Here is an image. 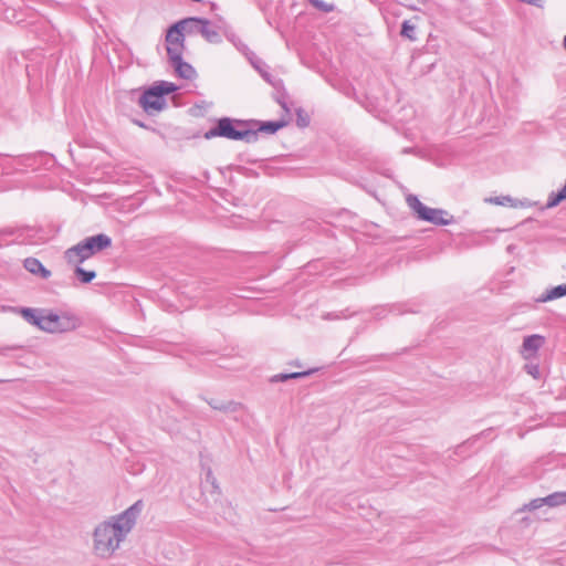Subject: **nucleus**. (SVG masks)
<instances>
[{"mask_svg": "<svg viewBox=\"0 0 566 566\" xmlns=\"http://www.w3.org/2000/svg\"><path fill=\"white\" fill-rule=\"evenodd\" d=\"M43 308L42 310H35V308H22L21 314L22 316L32 325L36 326L39 329H41L42 326V318H43Z\"/></svg>", "mask_w": 566, "mask_h": 566, "instance_id": "nucleus-13", "label": "nucleus"}, {"mask_svg": "<svg viewBox=\"0 0 566 566\" xmlns=\"http://www.w3.org/2000/svg\"><path fill=\"white\" fill-rule=\"evenodd\" d=\"M143 501H136L119 514L98 523L92 534V552L99 559H109L126 541L143 511Z\"/></svg>", "mask_w": 566, "mask_h": 566, "instance_id": "nucleus-1", "label": "nucleus"}, {"mask_svg": "<svg viewBox=\"0 0 566 566\" xmlns=\"http://www.w3.org/2000/svg\"><path fill=\"white\" fill-rule=\"evenodd\" d=\"M233 38H234V35H233V34H231V36H229V40H230V41H234V40H233Z\"/></svg>", "mask_w": 566, "mask_h": 566, "instance_id": "nucleus-28", "label": "nucleus"}, {"mask_svg": "<svg viewBox=\"0 0 566 566\" xmlns=\"http://www.w3.org/2000/svg\"><path fill=\"white\" fill-rule=\"evenodd\" d=\"M401 35L409 39L416 40V28L409 21H403L401 25Z\"/></svg>", "mask_w": 566, "mask_h": 566, "instance_id": "nucleus-19", "label": "nucleus"}, {"mask_svg": "<svg viewBox=\"0 0 566 566\" xmlns=\"http://www.w3.org/2000/svg\"><path fill=\"white\" fill-rule=\"evenodd\" d=\"M75 274L82 283H90L96 277L95 271H87L81 266H76Z\"/></svg>", "mask_w": 566, "mask_h": 566, "instance_id": "nucleus-16", "label": "nucleus"}, {"mask_svg": "<svg viewBox=\"0 0 566 566\" xmlns=\"http://www.w3.org/2000/svg\"><path fill=\"white\" fill-rule=\"evenodd\" d=\"M171 65L175 67L176 73L185 80H190L196 75L195 69L189 64L182 61V56H179L177 60H169Z\"/></svg>", "mask_w": 566, "mask_h": 566, "instance_id": "nucleus-11", "label": "nucleus"}, {"mask_svg": "<svg viewBox=\"0 0 566 566\" xmlns=\"http://www.w3.org/2000/svg\"><path fill=\"white\" fill-rule=\"evenodd\" d=\"M544 504H546L545 497L534 499L528 504L525 505V509L528 511H534L542 507Z\"/></svg>", "mask_w": 566, "mask_h": 566, "instance_id": "nucleus-21", "label": "nucleus"}, {"mask_svg": "<svg viewBox=\"0 0 566 566\" xmlns=\"http://www.w3.org/2000/svg\"><path fill=\"white\" fill-rule=\"evenodd\" d=\"M545 344V337L538 334L526 336L523 339L521 355L524 359H532L536 356L538 349Z\"/></svg>", "mask_w": 566, "mask_h": 566, "instance_id": "nucleus-9", "label": "nucleus"}, {"mask_svg": "<svg viewBox=\"0 0 566 566\" xmlns=\"http://www.w3.org/2000/svg\"><path fill=\"white\" fill-rule=\"evenodd\" d=\"M185 33L181 25H178V22L171 25L167 31L166 43L169 60H177L179 56H182Z\"/></svg>", "mask_w": 566, "mask_h": 566, "instance_id": "nucleus-8", "label": "nucleus"}, {"mask_svg": "<svg viewBox=\"0 0 566 566\" xmlns=\"http://www.w3.org/2000/svg\"><path fill=\"white\" fill-rule=\"evenodd\" d=\"M177 90L174 83L161 81L149 87L139 98V104L145 112L151 114L161 111L166 103L164 95Z\"/></svg>", "mask_w": 566, "mask_h": 566, "instance_id": "nucleus-6", "label": "nucleus"}, {"mask_svg": "<svg viewBox=\"0 0 566 566\" xmlns=\"http://www.w3.org/2000/svg\"><path fill=\"white\" fill-rule=\"evenodd\" d=\"M23 266L27 271L34 275H39L42 279H49L51 271L43 266V264L35 258H27L23 262Z\"/></svg>", "mask_w": 566, "mask_h": 566, "instance_id": "nucleus-10", "label": "nucleus"}, {"mask_svg": "<svg viewBox=\"0 0 566 566\" xmlns=\"http://www.w3.org/2000/svg\"><path fill=\"white\" fill-rule=\"evenodd\" d=\"M41 322V331L51 334L72 332L81 325V319L76 315L70 312H62L59 314L51 310L43 311V318Z\"/></svg>", "mask_w": 566, "mask_h": 566, "instance_id": "nucleus-4", "label": "nucleus"}, {"mask_svg": "<svg viewBox=\"0 0 566 566\" xmlns=\"http://www.w3.org/2000/svg\"><path fill=\"white\" fill-rule=\"evenodd\" d=\"M111 245L112 239L108 235L104 233L92 235L69 248L64 258L70 264L78 265Z\"/></svg>", "mask_w": 566, "mask_h": 566, "instance_id": "nucleus-3", "label": "nucleus"}, {"mask_svg": "<svg viewBox=\"0 0 566 566\" xmlns=\"http://www.w3.org/2000/svg\"><path fill=\"white\" fill-rule=\"evenodd\" d=\"M178 25L189 35L200 34L209 43H220L219 27L205 18L190 17L178 21Z\"/></svg>", "mask_w": 566, "mask_h": 566, "instance_id": "nucleus-5", "label": "nucleus"}, {"mask_svg": "<svg viewBox=\"0 0 566 566\" xmlns=\"http://www.w3.org/2000/svg\"><path fill=\"white\" fill-rule=\"evenodd\" d=\"M282 126H283V124L279 123V122H268V123L262 124L255 130H256V133L258 132H264V133H268V134H273L276 130H279Z\"/></svg>", "mask_w": 566, "mask_h": 566, "instance_id": "nucleus-20", "label": "nucleus"}, {"mask_svg": "<svg viewBox=\"0 0 566 566\" xmlns=\"http://www.w3.org/2000/svg\"><path fill=\"white\" fill-rule=\"evenodd\" d=\"M297 124L301 127H306L308 125V118L307 117H303L301 112H298Z\"/></svg>", "mask_w": 566, "mask_h": 566, "instance_id": "nucleus-24", "label": "nucleus"}, {"mask_svg": "<svg viewBox=\"0 0 566 566\" xmlns=\"http://www.w3.org/2000/svg\"><path fill=\"white\" fill-rule=\"evenodd\" d=\"M310 3L318 10L324 12H329L332 10V6L326 4L322 0H308Z\"/></svg>", "mask_w": 566, "mask_h": 566, "instance_id": "nucleus-22", "label": "nucleus"}, {"mask_svg": "<svg viewBox=\"0 0 566 566\" xmlns=\"http://www.w3.org/2000/svg\"><path fill=\"white\" fill-rule=\"evenodd\" d=\"M310 375V371H303V373H291V374H277V375H274L272 378H271V381L272 382H280V381H285L287 379H296V378H302V377H305Z\"/></svg>", "mask_w": 566, "mask_h": 566, "instance_id": "nucleus-17", "label": "nucleus"}, {"mask_svg": "<svg viewBox=\"0 0 566 566\" xmlns=\"http://www.w3.org/2000/svg\"><path fill=\"white\" fill-rule=\"evenodd\" d=\"M563 296H566V284L547 289L543 294H541V296L537 297L536 301L539 303H546Z\"/></svg>", "mask_w": 566, "mask_h": 566, "instance_id": "nucleus-12", "label": "nucleus"}, {"mask_svg": "<svg viewBox=\"0 0 566 566\" xmlns=\"http://www.w3.org/2000/svg\"><path fill=\"white\" fill-rule=\"evenodd\" d=\"M488 202L495 203L499 206H511L516 207V200L511 198L510 196H501L486 199Z\"/></svg>", "mask_w": 566, "mask_h": 566, "instance_id": "nucleus-18", "label": "nucleus"}, {"mask_svg": "<svg viewBox=\"0 0 566 566\" xmlns=\"http://www.w3.org/2000/svg\"><path fill=\"white\" fill-rule=\"evenodd\" d=\"M253 66L255 67V70H258V72L260 73V75L270 84L274 85V82L272 80V75L269 73L268 71V65L262 62L261 60H258L255 62H253Z\"/></svg>", "mask_w": 566, "mask_h": 566, "instance_id": "nucleus-15", "label": "nucleus"}, {"mask_svg": "<svg viewBox=\"0 0 566 566\" xmlns=\"http://www.w3.org/2000/svg\"><path fill=\"white\" fill-rule=\"evenodd\" d=\"M210 406H211L213 409H219V410L226 409V407H223V406H219V405H217V402H213V403H212V402H210Z\"/></svg>", "mask_w": 566, "mask_h": 566, "instance_id": "nucleus-26", "label": "nucleus"}, {"mask_svg": "<svg viewBox=\"0 0 566 566\" xmlns=\"http://www.w3.org/2000/svg\"><path fill=\"white\" fill-rule=\"evenodd\" d=\"M217 136L231 140H244L247 143H254L258 139L256 130L250 128V123L232 120L228 117L220 118L217 126L205 134V137L208 139Z\"/></svg>", "mask_w": 566, "mask_h": 566, "instance_id": "nucleus-2", "label": "nucleus"}, {"mask_svg": "<svg viewBox=\"0 0 566 566\" xmlns=\"http://www.w3.org/2000/svg\"><path fill=\"white\" fill-rule=\"evenodd\" d=\"M563 43H564V46H565V49H566V35L564 36V41H563Z\"/></svg>", "mask_w": 566, "mask_h": 566, "instance_id": "nucleus-27", "label": "nucleus"}, {"mask_svg": "<svg viewBox=\"0 0 566 566\" xmlns=\"http://www.w3.org/2000/svg\"><path fill=\"white\" fill-rule=\"evenodd\" d=\"M409 207L417 213L418 218L436 226H448L453 222V217L442 209L429 208L424 206L417 196L407 197Z\"/></svg>", "mask_w": 566, "mask_h": 566, "instance_id": "nucleus-7", "label": "nucleus"}, {"mask_svg": "<svg viewBox=\"0 0 566 566\" xmlns=\"http://www.w3.org/2000/svg\"><path fill=\"white\" fill-rule=\"evenodd\" d=\"M525 369H526L527 374L533 376L535 379L539 378L541 371H539L538 365L527 364V365H525Z\"/></svg>", "mask_w": 566, "mask_h": 566, "instance_id": "nucleus-23", "label": "nucleus"}, {"mask_svg": "<svg viewBox=\"0 0 566 566\" xmlns=\"http://www.w3.org/2000/svg\"><path fill=\"white\" fill-rule=\"evenodd\" d=\"M15 233V230L11 229V228H7V229H3L0 231V235H14Z\"/></svg>", "mask_w": 566, "mask_h": 566, "instance_id": "nucleus-25", "label": "nucleus"}, {"mask_svg": "<svg viewBox=\"0 0 566 566\" xmlns=\"http://www.w3.org/2000/svg\"><path fill=\"white\" fill-rule=\"evenodd\" d=\"M545 499L546 505L552 507L566 504V492H555L547 495Z\"/></svg>", "mask_w": 566, "mask_h": 566, "instance_id": "nucleus-14", "label": "nucleus"}]
</instances>
